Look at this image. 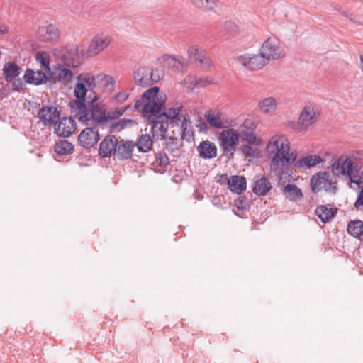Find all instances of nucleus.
Masks as SVG:
<instances>
[{"mask_svg": "<svg viewBox=\"0 0 363 363\" xmlns=\"http://www.w3.org/2000/svg\"><path fill=\"white\" fill-rule=\"evenodd\" d=\"M267 148H272V152L276 150V153L272 157L270 162V169L272 172H276L279 183L286 179V176L290 177L292 171L289 167L296 163V153L289 152V147L284 146L283 143L279 144L278 140L269 143Z\"/></svg>", "mask_w": 363, "mask_h": 363, "instance_id": "obj_1", "label": "nucleus"}, {"mask_svg": "<svg viewBox=\"0 0 363 363\" xmlns=\"http://www.w3.org/2000/svg\"><path fill=\"white\" fill-rule=\"evenodd\" d=\"M88 121L84 123L86 126L104 127L108 123V115L104 105L97 102L99 98L94 95L91 98V94L89 95Z\"/></svg>", "mask_w": 363, "mask_h": 363, "instance_id": "obj_2", "label": "nucleus"}, {"mask_svg": "<svg viewBox=\"0 0 363 363\" xmlns=\"http://www.w3.org/2000/svg\"><path fill=\"white\" fill-rule=\"evenodd\" d=\"M55 57L67 67H76L75 60L79 57V48L76 45H68L54 50Z\"/></svg>", "mask_w": 363, "mask_h": 363, "instance_id": "obj_3", "label": "nucleus"}, {"mask_svg": "<svg viewBox=\"0 0 363 363\" xmlns=\"http://www.w3.org/2000/svg\"><path fill=\"white\" fill-rule=\"evenodd\" d=\"M240 140L239 131L233 128L223 130L218 135V143L224 153L235 150Z\"/></svg>", "mask_w": 363, "mask_h": 363, "instance_id": "obj_4", "label": "nucleus"}, {"mask_svg": "<svg viewBox=\"0 0 363 363\" xmlns=\"http://www.w3.org/2000/svg\"><path fill=\"white\" fill-rule=\"evenodd\" d=\"M236 60L239 64L252 71L262 69L269 62L261 52L258 55L245 54L240 55Z\"/></svg>", "mask_w": 363, "mask_h": 363, "instance_id": "obj_5", "label": "nucleus"}, {"mask_svg": "<svg viewBox=\"0 0 363 363\" xmlns=\"http://www.w3.org/2000/svg\"><path fill=\"white\" fill-rule=\"evenodd\" d=\"M189 58L191 62H193L199 67L203 70H208L211 66V62L207 56L204 50L196 45H192L188 50Z\"/></svg>", "mask_w": 363, "mask_h": 363, "instance_id": "obj_6", "label": "nucleus"}, {"mask_svg": "<svg viewBox=\"0 0 363 363\" xmlns=\"http://www.w3.org/2000/svg\"><path fill=\"white\" fill-rule=\"evenodd\" d=\"M100 135L96 127L86 126L78 136V144L85 149L94 147L99 140Z\"/></svg>", "mask_w": 363, "mask_h": 363, "instance_id": "obj_7", "label": "nucleus"}, {"mask_svg": "<svg viewBox=\"0 0 363 363\" xmlns=\"http://www.w3.org/2000/svg\"><path fill=\"white\" fill-rule=\"evenodd\" d=\"M70 112L72 117L77 118L82 125L88 121L89 105L88 101L84 99H71L69 102Z\"/></svg>", "mask_w": 363, "mask_h": 363, "instance_id": "obj_8", "label": "nucleus"}, {"mask_svg": "<svg viewBox=\"0 0 363 363\" xmlns=\"http://www.w3.org/2000/svg\"><path fill=\"white\" fill-rule=\"evenodd\" d=\"M36 35L39 40L53 43L59 40L60 32L56 25L50 23L38 27Z\"/></svg>", "mask_w": 363, "mask_h": 363, "instance_id": "obj_9", "label": "nucleus"}, {"mask_svg": "<svg viewBox=\"0 0 363 363\" xmlns=\"http://www.w3.org/2000/svg\"><path fill=\"white\" fill-rule=\"evenodd\" d=\"M76 126L72 116L60 118L55 124V133L60 137L67 138L74 132Z\"/></svg>", "mask_w": 363, "mask_h": 363, "instance_id": "obj_10", "label": "nucleus"}, {"mask_svg": "<svg viewBox=\"0 0 363 363\" xmlns=\"http://www.w3.org/2000/svg\"><path fill=\"white\" fill-rule=\"evenodd\" d=\"M118 140L113 135H106L99 144V155L104 158L116 155Z\"/></svg>", "mask_w": 363, "mask_h": 363, "instance_id": "obj_11", "label": "nucleus"}, {"mask_svg": "<svg viewBox=\"0 0 363 363\" xmlns=\"http://www.w3.org/2000/svg\"><path fill=\"white\" fill-rule=\"evenodd\" d=\"M151 132L152 138L156 141L167 139V132L169 126L168 120L162 119L159 116L153 117L151 121Z\"/></svg>", "mask_w": 363, "mask_h": 363, "instance_id": "obj_12", "label": "nucleus"}, {"mask_svg": "<svg viewBox=\"0 0 363 363\" xmlns=\"http://www.w3.org/2000/svg\"><path fill=\"white\" fill-rule=\"evenodd\" d=\"M164 105L165 99H162V97L152 101H150V102H147L143 105L142 108L143 115L151 121L153 117L162 114Z\"/></svg>", "mask_w": 363, "mask_h": 363, "instance_id": "obj_13", "label": "nucleus"}, {"mask_svg": "<svg viewBox=\"0 0 363 363\" xmlns=\"http://www.w3.org/2000/svg\"><path fill=\"white\" fill-rule=\"evenodd\" d=\"M354 170V163L350 157L342 159V157L335 160L332 165V171L337 177L340 174L350 177L353 174Z\"/></svg>", "mask_w": 363, "mask_h": 363, "instance_id": "obj_14", "label": "nucleus"}, {"mask_svg": "<svg viewBox=\"0 0 363 363\" xmlns=\"http://www.w3.org/2000/svg\"><path fill=\"white\" fill-rule=\"evenodd\" d=\"M60 113L56 107L54 106H43L38 112V116L40 121L45 126L54 125L56 123L55 120L60 119Z\"/></svg>", "mask_w": 363, "mask_h": 363, "instance_id": "obj_15", "label": "nucleus"}, {"mask_svg": "<svg viewBox=\"0 0 363 363\" xmlns=\"http://www.w3.org/2000/svg\"><path fill=\"white\" fill-rule=\"evenodd\" d=\"M260 52L269 60H275L280 57L279 43L274 38H267L262 44Z\"/></svg>", "mask_w": 363, "mask_h": 363, "instance_id": "obj_16", "label": "nucleus"}, {"mask_svg": "<svg viewBox=\"0 0 363 363\" xmlns=\"http://www.w3.org/2000/svg\"><path fill=\"white\" fill-rule=\"evenodd\" d=\"M135 142L120 139L117 145V150L116 155L118 160H128L132 158L133 152L135 149Z\"/></svg>", "mask_w": 363, "mask_h": 363, "instance_id": "obj_17", "label": "nucleus"}, {"mask_svg": "<svg viewBox=\"0 0 363 363\" xmlns=\"http://www.w3.org/2000/svg\"><path fill=\"white\" fill-rule=\"evenodd\" d=\"M272 188L269 179L264 175L255 176L252 183V192L259 196H265Z\"/></svg>", "mask_w": 363, "mask_h": 363, "instance_id": "obj_18", "label": "nucleus"}, {"mask_svg": "<svg viewBox=\"0 0 363 363\" xmlns=\"http://www.w3.org/2000/svg\"><path fill=\"white\" fill-rule=\"evenodd\" d=\"M330 174L327 171H320L313 174L310 180V186L313 194H317L323 189V185L328 182Z\"/></svg>", "mask_w": 363, "mask_h": 363, "instance_id": "obj_19", "label": "nucleus"}, {"mask_svg": "<svg viewBox=\"0 0 363 363\" xmlns=\"http://www.w3.org/2000/svg\"><path fill=\"white\" fill-rule=\"evenodd\" d=\"M197 151L200 157L205 160L213 159L217 156V147L209 140L200 142L197 146Z\"/></svg>", "mask_w": 363, "mask_h": 363, "instance_id": "obj_20", "label": "nucleus"}, {"mask_svg": "<svg viewBox=\"0 0 363 363\" xmlns=\"http://www.w3.org/2000/svg\"><path fill=\"white\" fill-rule=\"evenodd\" d=\"M208 123L216 129H223L226 127L224 122L223 114L220 111H215L213 110H208L204 114Z\"/></svg>", "mask_w": 363, "mask_h": 363, "instance_id": "obj_21", "label": "nucleus"}, {"mask_svg": "<svg viewBox=\"0 0 363 363\" xmlns=\"http://www.w3.org/2000/svg\"><path fill=\"white\" fill-rule=\"evenodd\" d=\"M150 67L141 66L133 71V78L135 84L141 87L150 86L149 74Z\"/></svg>", "mask_w": 363, "mask_h": 363, "instance_id": "obj_22", "label": "nucleus"}, {"mask_svg": "<svg viewBox=\"0 0 363 363\" xmlns=\"http://www.w3.org/2000/svg\"><path fill=\"white\" fill-rule=\"evenodd\" d=\"M247 182L244 176L233 175L230 177L228 189L233 193L241 194L246 190Z\"/></svg>", "mask_w": 363, "mask_h": 363, "instance_id": "obj_23", "label": "nucleus"}, {"mask_svg": "<svg viewBox=\"0 0 363 363\" xmlns=\"http://www.w3.org/2000/svg\"><path fill=\"white\" fill-rule=\"evenodd\" d=\"M249 121H245L243 123L244 129H242L239 133L240 137L244 141L248 143L250 145H259V143L257 142V137L254 134V130L255 128V125L252 124L250 127H248Z\"/></svg>", "mask_w": 363, "mask_h": 363, "instance_id": "obj_24", "label": "nucleus"}, {"mask_svg": "<svg viewBox=\"0 0 363 363\" xmlns=\"http://www.w3.org/2000/svg\"><path fill=\"white\" fill-rule=\"evenodd\" d=\"M315 121V112L313 108L311 106H306L299 116L298 123L307 127L314 123Z\"/></svg>", "mask_w": 363, "mask_h": 363, "instance_id": "obj_25", "label": "nucleus"}, {"mask_svg": "<svg viewBox=\"0 0 363 363\" xmlns=\"http://www.w3.org/2000/svg\"><path fill=\"white\" fill-rule=\"evenodd\" d=\"M21 71V68L16 63L9 62L4 66L3 75L8 82H11L13 79L18 77Z\"/></svg>", "mask_w": 363, "mask_h": 363, "instance_id": "obj_26", "label": "nucleus"}, {"mask_svg": "<svg viewBox=\"0 0 363 363\" xmlns=\"http://www.w3.org/2000/svg\"><path fill=\"white\" fill-rule=\"evenodd\" d=\"M321 162H323V158L319 155H308L296 161L294 164V167L298 168H311Z\"/></svg>", "mask_w": 363, "mask_h": 363, "instance_id": "obj_27", "label": "nucleus"}, {"mask_svg": "<svg viewBox=\"0 0 363 363\" xmlns=\"http://www.w3.org/2000/svg\"><path fill=\"white\" fill-rule=\"evenodd\" d=\"M337 213V209L328 208L326 206L320 205L316 207L315 214L324 223H328L332 218H334Z\"/></svg>", "mask_w": 363, "mask_h": 363, "instance_id": "obj_28", "label": "nucleus"}, {"mask_svg": "<svg viewBox=\"0 0 363 363\" xmlns=\"http://www.w3.org/2000/svg\"><path fill=\"white\" fill-rule=\"evenodd\" d=\"M286 198L291 201H297L303 198L301 189L295 184H288L283 189Z\"/></svg>", "mask_w": 363, "mask_h": 363, "instance_id": "obj_29", "label": "nucleus"}, {"mask_svg": "<svg viewBox=\"0 0 363 363\" xmlns=\"http://www.w3.org/2000/svg\"><path fill=\"white\" fill-rule=\"evenodd\" d=\"M135 144L139 152H147L152 148L153 140L149 134H143Z\"/></svg>", "mask_w": 363, "mask_h": 363, "instance_id": "obj_30", "label": "nucleus"}, {"mask_svg": "<svg viewBox=\"0 0 363 363\" xmlns=\"http://www.w3.org/2000/svg\"><path fill=\"white\" fill-rule=\"evenodd\" d=\"M183 106L182 104L177 103L173 107L165 108L163 109L162 114L159 116V118L164 120L176 119L178 116L181 115Z\"/></svg>", "mask_w": 363, "mask_h": 363, "instance_id": "obj_31", "label": "nucleus"}, {"mask_svg": "<svg viewBox=\"0 0 363 363\" xmlns=\"http://www.w3.org/2000/svg\"><path fill=\"white\" fill-rule=\"evenodd\" d=\"M347 230L350 235L361 240V236H363V221L360 220L350 221Z\"/></svg>", "mask_w": 363, "mask_h": 363, "instance_id": "obj_32", "label": "nucleus"}, {"mask_svg": "<svg viewBox=\"0 0 363 363\" xmlns=\"http://www.w3.org/2000/svg\"><path fill=\"white\" fill-rule=\"evenodd\" d=\"M137 122L133 119H121L117 122L112 123L109 126L110 133H119L126 128H130L133 125H136Z\"/></svg>", "mask_w": 363, "mask_h": 363, "instance_id": "obj_33", "label": "nucleus"}, {"mask_svg": "<svg viewBox=\"0 0 363 363\" xmlns=\"http://www.w3.org/2000/svg\"><path fill=\"white\" fill-rule=\"evenodd\" d=\"M74 150L72 143L66 140H61L55 145V151L59 155H67L71 154Z\"/></svg>", "mask_w": 363, "mask_h": 363, "instance_id": "obj_34", "label": "nucleus"}, {"mask_svg": "<svg viewBox=\"0 0 363 363\" xmlns=\"http://www.w3.org/2000/svg\"><path fill=\"white\" fill-rule=\"evenodd\" d=\"M258 106L262 113H270L275 111L277 101L274 97H267L259 102Z\"/></svg>", "mask_w": 363, "mask_h": 363, "instance_id": "obj_35", "label": "nucleus"}, {"mask_svg": "<svg viewBox=\"0 0 363 363\" xmlns=\"http://www.w3.org/2000/svg\"><path fill=\"white\" fill-rule=\"evenodd\" d=\"M77 81H83L85 82L86 87L88 88V91H92L93 94H95L93 90L96 87V80L100 79V78H96V76H94L91 73H81L77 77Z\"/></svg>", "mask_w": 363, "mask_h": 363, "instance_id": "obj_36", "label": "nucleus"}, {"mask_svg": "<svg viewBox=\"0 0 363 363\" xmlns=\"http://www.w3.org/2000/svg\"><path fill=\"white\" fill-rule=\"evenodd\" d=\"M39 74H43V72H35L30 69H27L23 75V79L27 84H34L36 86L41 85L42 84L37 83L38 80L43 78L42 75Z\"/></svg>", "mask_w": 363, "mask_h": 363, "instance_id": "obj_37", "label": "nucleus"}, {"mask_svg": "<svg viewBox=\"0 0 363 363\" xmlns=\"http://www.w3.org/2000/svg\"><path fill=\"white\" fill-rule=\"evenodd\" d=\"M182 138L189 140L194 135V131L191 126V121L189 118H184L182 121Z\"/></svg>", "mask_w": 363, "mask_h": 363, "instance_id": "obj_38", "label": "nucleus"}, {"mask_svg": "<svg viewBox=\"0 0 363 363\" xmlns=\"http://www.w3.org/2000/svg\"><path fill=\"white\" fill-rule=\"evenodd\" d=\"M54 69L56 70V74H57V77H58V82L65 81L66 82H69L74 75L72 70L62 67L61 65L55 66Z\"/></svg>", "mask_w": 363, "mask_h": 363, "instance_id": "obj_39", "label": "nucleus"}, {"mask_svg": "<svg viewBox=\"0 0 363 363\" xmlns=\"http://www.w3.org/2000/svg\"><path fill=\"white\" fill-rule=\"evenodd\" d=\"M87 92L88 88L85 82L83 81H77L73 91L75 99L86 100Z\"/></svg>", "mask_w": 363, "mask_h": 363, "instance_id": "obj_40", "label": "nucleus"}, {"mask_svg": "<svg viewBox=\"0 0 363 363\" xmlns=\"http://www.w3.org/2000/svg\"><path fill=\"white\" fill-rule=\"evenodd\" d=\"M47 73L43 72V74H40L43 78L37 82L38 84H45L46 82H49L50 84H55L57 81H58V77H57V74H56V70L54 71H46Z\"/></svg>", "mask_w": 363, "mask_h": 363, "instance_id": "obj_41", "label": "nucleus"}, {"mask_svg": "<svg viewBox=\"0 0 363 363\" xmlns=\"http://www.w3.org/2000/svg\"><path fill=\"white\" fill-rule=\"evenodd\" d=\"M157 61L162 65L167 67H174L175 64L178 62L179 64H182L179 59L177 60L174 57L164 54L157 59Z\"/></svg>", "mask_w": 363, "mask_h": 363, "instance_id": "obj_42", "label": "nucleus"}, {"mask_svg": "<svg viewBox=\"0 0 363 363\" xmlns=\"http://www.w3.org/2000/svg\"><path fill=\"white\" fill-rule=\"evenodd\" d=\"M35 60L45 69V71H50V57L48 54L45 52H38L36 53Z\"/></svg>", "mask_w": 363, "mask_h": 363, "instance_id": "obj_43", "label": "nucleus"}, {"mask_svg": "<svg viewBox=\"0 0 363 363\" xmlns=\"http://www.w3.org/2000/svg\"><path fill=\"white\" fill-rule=\"evenodd\" d=\"M150 76L149 77V82H150V86L153 85L154 84L158 82L160 79H162L164 74L163 71L160 70L159 69H153L150 67Z\"/></svg>", "mask_w": 363, "mask_h": 363, "instance_id": "obj_44", "label": "nucleus"}, {"mask_svg": "<svg viewBox=\"0 0 363 363\" xmlns=\"http://www.w3.org/2000/svg\"><path fill=\"white\" fill-rule=\"evenodd\" d=\"M130 107V105H128L124 108H117L114 111H108L106 113V115H108V123L111 121L119 118Z\"/></svg>", "mask_w": 363, "mask_h": 363, "instance_id": "obj_45", "label": "nucleus"}, {"mask_svg": "<svg viewBox=\"0 0 363 363\" xmlns=\"http://www.w3.org/2000/svg\"><path fill=\"white\" fill-rule=\"evenodd\" d=\"M192 3L198 8H203L212 10L216 5L215 0H191Z\"/></svg>", "mask_w": 363, "mask_h": 363, "instance_id": "obj_46", "label": "nucleus"}, {"mask_svg": "<svg viewBox=\"0 0 363 363\" xmlns=\"http://www.w3.org/2000/svg\"><path fill=\"white\" fill-rule=\"evenodd\" d=\"M160 91L158 86H153L146 90L142 95V99H146L147 102L155 100V97Z\"/></svg>", "mask_w": 363, "mask_h": 363, "instance_id": "obj_47", "label": "nucleus"}, {"mask_svg": "<svg viewBox=\"0 0 363 363\" xmlns=\"http://www.w3.org/2000/svg\"><path fill=\"white\" fill-rule=\"evenodd\" d=\"M242 152L245 157H255L259 154L258 149L250 145H243L240 147Z\"/></svg>", "mask_w": 363, "mask_h": 363, "instance_id": "obj_48", "label": "nucleus"}, {"mask_svg": "<svg viewBox=\"0 0 363 363\" xmlns=\"http://www.w3.org/2000/svg\"><path fill=\"white\" fill-rule=\"evenodd\" d=\"M165 148L170 152H174L179 149L177 138L174 136H171L166 139Z\"/></svg>", "mask_w": 363, "mask_h": 363, "instance_id": "obj_49", "label": "nucleus"}, {"mask_svg": "<svg viewBox=\"0 0 363 363\" xmlns=\"http://www.w3.org/2000/svg\"><path fill=\"white\" fill-rule=\"evenodd\" d=\"M156 162L160 166L166 167L169 164V159L165 153L159 152L156 154Z\"/></svg>", "mask_w": 363, "mask_h": 363, "instance_id": "obj_50", "label": "nucleus"}, {"mask_svg": "<svg viewBox=\"0 0 363 363\" xmlns=\"http://www.w3.org/2000/svg\"><path fill=\"white\" fill-rule=\"evenodd\" d=\"M250 201L245 196L238 198L235 201V206L238 210H245L250 206Z\"/></svg>", "mask_w": 363, "mask_h": 363, "instance_id": "obj_51", "label": "nucleus"}, {"mask_svg": "<svg viewBox=\"0 0 363 363\" xmlns=\"http://www.w3.org/2000/svg\"><path fill=\"white\" fill-rule=\"evenodd\" d=\"M100 52L99 48V45L96 44L95 40L93 39L91 43L89 44L88 49L86 50V55L88 57H91L97 55Z\"/></svg>", "mask_w": 363, "mask_h": 363, "instance_id": "obj_52", "label": "nucleus"}, {"mask_svg": "<svg viewBox=\"0 0 363 363\" xmlns=\"http://www.w3.org/2000/svg\"><path fill=\"white\" fill-rule=\"evenodd\" d=\"M323 189L330 194H336L337 191V186L336 185V183L332 182L330 177H329L328 182H327V184L323 185Z\"/></svg>", "mask_w": 363, "mask_h": 363, "instance_id": "obj_53", "label": "nucleus"}, {"mask_svg": "<svg viewBox=\"0 0 363 363\" xmlns=\"http://www.w3.org/2000/svg\"><path fill=\"white\" fill-rule=\"evenodd\" d=\"M211 83L208 78L194 79L192 82L193 86L195 87H203Z\"/></svg>", "mask_w": 363, "mask_h": 363, "instance_id": "obj_54", "label": "nucleus"}, {"mask_svg": "<svg viewBox=\"0 0 363 363\" xmlns=\"http://www.w3.org/2000/svg\"><path fill=\"white\" fill-rule=\"evenodd\" d=\"M12 89L16 91H21L23 89L24 84L20 78H15L12 81Z\"/></svg>", "mask_w": 363, "mask_h": 363, "instance_id": "obj_55", "label": "nucleus"}, {"mask_svg": "<svg viewBox=\"0 0 363 363\" xmlns=\"http://www.w3.org/2000/svg\"><path fill=\"white\" fill-rule=\"evenodd\" d=\"M96 78H100V80L104 82L106 86H113L115 83L113 78L109 75L97 74Z\"/></svg>", "mask_w": 363, "mask_h": 363, "instance_id": "obj_56", "label": "nucleus"}, {"mask_svg": "<svg viewBox=\"0 0 363 363\" xmlns=\"http://www.w3.org/2000/svg\"><path fill=\"white\" fill-rule=\"evenodd\" d=\"M354 206L357 210L361 209V207H363V189H362L358 193Z\"/></svg>", "mask_w": 363, "mask_h": 363, "instance_id": "obj_57", "label": "nucleus"}, {"mask_svg": "<svg viewBox=\"0 0 363 363\" xmlns=\"http://www.w3.org/2000/svg\"><path fill=\"white\" fill-rule=\"evenodd\" d=\"M129 96V94L125 91H121L115 96L116 101L119 103H123Z\"/></svg>", "mask_w": 363, "mask_h": 363, "instance_id": "obj_58", "label": "nucleus"}, {"mask_svg": "<svg viewBox=\"0 0 363 363\" xmlns=\"http://www.w3.org/2000/svg\"><path fill=\"white\" fill-rule=\"evenodd\" d=\"M218 177V179H217V182L222 185H227L228 186L230 184V177H228L227 174H218L216 178Z\"/></svg>", "mask_w": 363, "mask_h": 363, "instance_id": "obj_59", "label": "nucleus"}, {"mask_svg": "<svg viewBox=\"0 0 363 363\" xmlns=\"http://www.w3.org/2000/svg\"><path fill=\"white\" fill-rule=\"evenodd\" d=\"M198 122L199 123L196 125V127L199 128V131L206 133L208 130L207 123L205 121H203L201 118Z\"/></svg>", "mask_w": 363, "mask_h": 363, "instance_id": "obj_60", "label": "nucleus"}, {"mask_svg": "<svg viewBox=\"0 0 363 363\" xmlns=\"http://www.w3.org/2000/svg\"><path fill=\"white\" fill-rule=\"evenodd\" d=\"M184 118H186V115L181 114L178 116V117L176 118V119H169L170 121L169 124L171 125L172 127L178 125L179 123H182V120Z\"/></svg>", "mask_w": 363, "mask_h": 363, "instance_id": "obj_61", "label": "nucleus"}, {"mask_svg": "<svg viewBox=\"0 0 363 363\" xmlns=\"http://www.w3.org/2000/svg\"><path fill=\"white\" fill-rule=\"evenodd\" d=\"M356 177H357L356 175L352 174V176L348 177V179L351 183H354V184H357L359 189H363V182H362V180H360V179H355Z\"/></svg>", "mask_w": 363, "mask_h": 363, "instance_id": "obj_62", "label": "nucleus"}, {"mask_svg": "<svg viewBox=\"0 0 363 363\" xmlns=\"http://www.w3.org/2000/svg\"><path fill=\"white\" fill-rule=\"evenodd\" d=\"M225 29L231 33H235L237 31V26L232 21H227L225 24Z\"/></svg>", "mask_w": 363, "mask_h": 363, "instance_id": "obj_63", "label": "nucleus"}, {"mask_svg": "<svg viewBox=\"0 0 363 363\" xmlns=\"http://www.w3.org/2000/svg\"><path fill=\"white\" fill-rule=\"evenodd\" d=\"M96 44L99 45V48L101 50L104 49L108 44V42L105 39L94 38Z\"/></svg>", "mask_w": 363, "mask_h": 363, "instance_id": "obj_64", "label": "nucleus"}]
</instances>
